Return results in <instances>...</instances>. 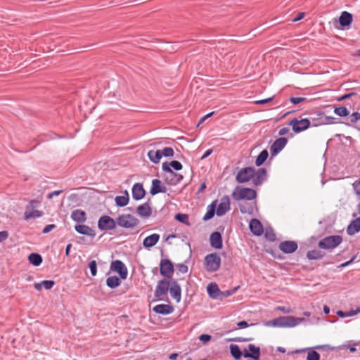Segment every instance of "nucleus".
<instances>
[{"label":"nucleus","mask_w":360,"mask_h":360,"mask_svg":"<svg viewBox=\"0 0 360 360\" xmlns=\"http://www.w3.org/2000/svg\"><path fill=\"white\" fill-rule=\"evenodd\" d=\"M162 170L165 172L168 173L172 177L171 179L168 181V183L171 185H176L181 181L183 179V176L179 174L175 173L171 167L174 168L176 171H179L182 169V165L180 162L177 160H173L169 163L165 162L162 165Z\"/></svg>","instance_id":"1"},{"label":"nucleus","mask_w":360,"mask_h":360,"mask_svg":"<svg viewBox=\"0 0 360 360\" xmlns=\"http://www.w3.org/2000/svg\"><path fill=\"white\" fill-rule=\"evenodd\" d=\"M304 321L303 318H296L294 316H280L273 320L267 321L266 326L287 328L295 327Z\"/></svg>","instance_id":"2"},{"label":"nucleus","mask_w":360,"mask_h":360,"mask_svg":"<svg viewBox=\"0 0 360 360\" xmlns=\"http://www.w3.org/2000/svg\"><path fill=\"white\" fill-rule=\"evenodd\" d=\"M221 259L217 252L207 255L204 259V266L207 272L218 271L221 266Z\"/></svg>","instance_id":"3"},{"label":"nucleus","mask_w":360,"mask_h":360,"mask_svg":"<svg viewBox=\"0 0 360 360\" xmlns=\"http://www.w3.org/2000/svg\"><path fill=\"white\" fill-rule=\"evenodd\" d=\"M232 198L235 200H252L257 197L256 191L250 188H239L237 186L232 193Z\"/></svg>","instance_id":"4"},{"label":"nucleus","mask_w":360,"mask_h":360,"mask_svg":"<svg viewBox=\"0 0 360 360\" xmlns=\"http://www.w3.org/2000/svg\"><path fill=\"white\" fill-rule=\"evenodd\" d=\"M342 242L341 236L335 235L323 238L319 242V247L325 250H333Z\"/></svg>","instance_id":"5"},{"label":"nucleus","mask_w":360,"mask_h":360,"mask_svg":"<svg viewBox=\"0 0 360 360\" xmlns=\"http://www.w3.org/2000/svg\"><path fill=\"white\" fill-rule=\"evenodd\" d=\"M139 223V219L129 214H122L117 218V225L124 229H134Z\"/></svg>","instance_id":"6"},{"label":"nucleus","mask_w":360,"mask_h":360,"mask_svg":"<svg viewBox=\"0 0 360 360\" xmlns=\"http://www.w3.org/2000/svg\"><path fill=\"white\" fill-rule=\"evenodd\" d=\"M171 279L163 278L158 281L154 295L157 300H164L169 290Z\"/></svg>","instance_id":"7"},{"label":"nucleus","mask_w":360,"mask_h":360,"mask_svg":"<svg viewBox=\"0 0 360 360\" xmlns=\"http://www.w3.org/2000/svg\"><path fill=\"white\" fill-rule=\"evenodd\" d=\"M117 219L114 220L108 215L101 217L98 221V227L101 231H110L116 228Z\"/></svg>","instance_id":"8"},{"label":"nucleus","mask_w":360,"mask_h":360,"mask_svg":"<svg viewBox=\"0 0 360 360\" xmlns=\"http://www.w3.org/2000/svg\"><path fill=\"white\" fill-rule=\"evenodd\" d=\"M160 272L165 278L172 280L174 274V266L172 262L167 259H162L160 264Z\"/></svg>","instance_id":"9"},{"label":"nucleus","mask_w":360,"mask_h":360,"mask_svg":"<svg viewBox=\"0 0 360 360\" xmlns=\"http://www.w3.org/2000/svg\"><path fill=\"white\" fill-rule=\"evenodd\" d=\"M255 174V168L246 167L240 169L238 172L236 179L238 183H246L252 179Z\"/></svg>","instance_id":"10"},{"label":"nucleus","mask_w":360,"mask_h":360,"mask_svg":"<svg viewBox=\"0 0 360 360\" xmlns=\"http://www.w3.org/2000/svg\"><path fill=\"white\" fill-rule=\"evenodd\" d=\"M310 120L307 118H304L302 120H297L296 118L292 119L289 125L292 127V131L295 133L302 132L310 126Z\"/></svg>","instance_id":"11"},{"label":"nucleus","mask_w":360,"mask_h":360,"mask_svg":"<svg viewBox=\"0 0 360 360\" xmlns=\"http://www.w3.org/2000/svg\"><path fill=\"white\" fill-rule=\"evenodd\" d=\"M110 269L118 273L122 279L124 280L127 278V268L121 260L112 262L110 264Z\"/></svg>","instance_id":"12"},{"label":"nucleus","mask_w":360,"mask_h":360,"mask_svg":"<svg viewBox=\"0 0 360 360\" xmlns=\"http://www.w3.org/2000/svg\"><path fill=\"white\" fill-rule=\"evenodd\" d=\"M169 285V291L171 297L174 298L176 302H179L181 299V289L179 284L176 280L172 279Z\"/></svg>","instance_id":"13"},{"label":"nucleus","mask_w":360,"mask_h":360,"mask_svg":"<svg viewBox=\"0 0 360 360\" xmlns=\"http://www.w3.org/2000/svg\"><path fill=\"white\" fill-rule=\"evenodd\" d=\"M230 210V199L227 195H224L220 200L216 210V214L219 217L224 215Z\"/></svg>","instance_id":"14"},{"label":"nucleus","mask_w":360,"mask_h":360,"mask_svg":"<svg viewBox=\"0 0 360 360\" xmlns=\"http://www.w3.org/2000/svg\"><path fill=\"white\" fill-rule=\"evenodd\" d=\"M356 213H353L352 217H356L352 220L347 228V233L349 236H353L360 231V217H356Z\"/></svg>","instance_id":"15"},{"label":"nucleus","mask_w":360,"mask_h":360,"mask_svg":"<svg viewBox=\"0 0 360 360\" xmlns=\"http://www.w3.org/2000/svg\"><path fill=\"white\" fill-rule=\"evenodd\" d=\"M279 249L285 254H291L297 249V244L293 240H285L280 243Z\"/></svg>","instance_id":"16"},{"label":"nucleus","mask_w":360,"mask_h":360,"mask_svg":"<svg viewBox=\"0 0 360 360\" xmlns=\"http://www.w3.org/2000/svg\"><path fill=\"white\" fill-rule=\"evenodd\" d=\"M266 179V170L264 168L255 169V174L252 176V183L255 186H260Z\"/></svg>","instance_id":"17"},{"label":"nucleus","mask_w":360,"mask_h":360,"mask_svg":"<svg viewBox=\"0 0 360 360\" xmlns=\"http://www.w3.org/2000/svg\"><path fill=\"white\" fill-rule=\"evenodd\" d=\"M288 140L286 138L281 137L277 139L271 145L270 150L272 155H276L281 151L286 146Z\"/></svg>","instance_id":"18"},{"label":"nucleus","mask_w":360,"mask_h":360,"mask_svg":"<svg viewBox=\"0 0 360 360\" xmlns=\"http://www.w3.org/2000/svg\"><path fill=\"white\" fill-rule=\"evenodd\" d=\"M132 198L135 200H140L143 199L146 195V191L143 188V184L141 183H136L134 184L131 189Z\"/></svg>","instance_id":"19"},{"label":"nucleus","mask_w":360,"mask_h":360,"mask_svg":"<svg viewBox=\"0 0 360 360\" xmlns=\"http://www.w3.org/2000/svg\"><path fill=\"white\" fill-rule=\"evenodd\" d=\"M75 229L78 233L90 236L91 238H94L96 235L95 230H94L87 225L77 224L75 225Z\"/></svg>","instance_id":"20"},{"label":"nucleus","mask_w":360,"mask_h":360,"mask_svg":"<svg viewBox=\"0 0 360 360\" xmlns=\"http://www.w3.org/2000/svg\"><path fill=\"white\" fill-rule=\"evenodd\" d=\"M250 231L257 236H259L263 233L264 229L261 222L257 219H252L249 224Z\"/></svg>","instance_id":"21"},{"label":"nucleus","mask_w":360,"mask_h":360,"mask_svg":"<svg viewBox=\"0 0 360 360\" xmlns=\"http://www.w3.org/2000/svg\"><path fill=\"white\" fill-rule=\"evenodd\" d=\"M166 191L167 188L165 186H162L160 180L158 179H153L150 190V193L152 195H155L159 193H165Z\"/></svg>","instance_id":"22"},{"label":"nucleus","mask_w":360,"mask_h":360,"mask_svg":"<svg viewBox=\"0 0 360 360\" xmlns=\"http://www.w3.org/2000/svg\"><path fill=\"white\" fill-rule=\"evenodd\" d=\"M210 245L215 249H221L223 246L221 235L219 232H213L210 237Z\"/></svg>","instance_id":"23"},{"label":"nucleus","mask_w":360,"mask_h":360,"mask_svg":"<svg viewBox=\"0 0 360 360\" xmlns=\"http://www.w3.org/2000/svg\"><path fill=\"white\" fill-rule=\"evenodd\" d=\"M248 349L251 352H245L243 353V356L245 358H250L255 360H259L260 357V349L259 347H256L252 344H250L248 345Z\"/></svg>","instance_id":"24"},{"label":"nucleus","mask_w":360,"mask_h":360,"mask_svg":"<svg viewBox=\"0 0 360 360\" xmlns=\"http://www.w3.org/2000/svg\"><path fill=\"white\" fill-rule=\"evenodd\" d=\"M153 311L159 314L168 315L174 311V307L170 304H160L153 307Z\"/></svg>","instance_id":"25"},{"label":"nucleus","mask_w":360,"mask_h":360,"mask_svg":"<svg viewBox=\"0 0 360 360\" xmlns=\"http://www.w3.org/2000/svg\"><path fill=\"white\" fill-rule=\"evenodd\" d=\"M136 212L141 217L143 218H148L152 214V210L148 202L139 205Z\"/></svg>","instance_id":"26"},{"label":"nucleus","mask_w":360,"mask_h":360,"mask_svg":"<svg viewBox=\"0 0 360 360\" xmlns=\"http://www.w3.org/2000/svg\"><path fill=\"white\" fill-rule=\"evenodd\" d=\"M160 240V235L158 233L151 234L144 238L143 245L145 248H150L158 243Z\"/></svg>","instance_id":"27"},{"label":"nucleus","mask_w":360,"mask_h":360,"mask_svg":"<svg viewBox=\"0 0 360 360\" xmlns=\"http://www.w3.org/2000/svg\"><path fill=\"white\" fill-rule=\"evenodd\" d=\"M71 219L76 222L84 223L86 220V212L79 209L75 210L71 214Z\"/></svg>","instance_id":"28"},{"label":"nucleus","mask_w":360,"mask_h":360,"mask_svg":"<svg viewBox=\"0 0 360 360\" xmlns=\"http://www.w3.org/2000/svg\"><path fill=\"white\" fill-rule=\"evenodd\" d=\"M352 20V15L350 13L347 11H343L341 13L339 18V22L341 26L347 27L351 25Z\"/></svg>","instance_id":"29"},{"label":"nucleus","mask_w":360,"mask_h":360,"mask_svg":"<svg viewBox=\"0 0 360 360\" xmlns=\"http://www.w3.org/2000/svg\"><path fill=\"white\" fill-rule=\"evenodd\" d=\"M209 296L212 299H219L220 290L216 283H210L207 287Z\"/></svg>","instance_id":"30"},{"label":"nucleus","mask_w":360,"mask_h":360,"mask_svg":"<svg viewBox=\"0 0 360 360\" xmlns=\"http://www.w3.org/2000/svg\"><path fill=\"white\" fill-rule=\"evenodd\" d=\"M239 209L242 214L252 215L255 211V205L250 202H242L239 205Z\"/></svg>","instance_id":"31"},{"label":"nucleus","mask_w":360,"mask_h":360,"mask_svg":"<svg viewBox=\"0 0 360 360\" xmlns=\"http://www.w3.org/2000/svg\"><path fill=\"white\" fill-rule=\"evenodd\" d=\"M129 200V193L127 191H124V195L116 196L115 198L116 205L121 207L126 206Z\"/></svg>","instance_id":"32"},{"label":"nucleus","mask_w":360,"mask_h":360,"mask_svg":"<svg viewBox=\"0 0 360 360\" xmlns=\"http://www.w3.org/2000/svg\"><path fill=\"white\" fill-rule=\"evenodd\" d=\"M307 350H308L307 360H320V354L310 348L298 349L295 352L300 353Z\"/></svg>","instance_id":"33"},{"label":"nucleus","mask_w":360,"mask_h":360,"mask_svg":"<svg viewBox=\"0 0 360 360\" xmlns=\"http://www.w3.org/2000/svg\"><path fill=\"white\" fill-rule=\"evenodd\" d=\"M148 157L149 160L155 163L158 164L160 162V159L162 158L160 150H150L148 152Z\"/></svg>","instance_id":"34"},{"label":"nucleus","mask_w":360,"mask_h":360,"mask_svg":"<svg viewBox=\"0 0 360 360\" xmlns=\"http://www.w3.org/2000/svg\"><path fill=\"white\" fill-rule=\"evenodd\" d=\"M43 215V212L39 210H26L24 213V218L25 220L30 219H35L41 217Z\"/></svg>","instance_id":"35"},{"label":"nucleus","mask_w":360,"mask_h":360,"mask_svg":"<svg viewBox=\"0 0 360 360\" xmlns=\"http://www.w3.org/2000/svg\"><path fill=\"white\" fill-rule=\"evenodd\" d=\"M120 278L116 276H111L107 278L106 285L111 289H114L120 285Z\"/></svg>","instance_id":"36"},{"label":"nucleus","mask_w":360,"mask_h":360,"mask_svg":"<svg viewBox=\"0 0 360 360\" xmlns=\"http://www.w3.org/2000/svg\"><path fill=\"white\" fill-rule=\"evenodd\" d=\"M269 156V153L266 150H263L257 157L255 165L259 167L264 164Z\"/></svg>","instance_id":"37"},{"label":"nucleus","mask_w":360,"mask_h":360,"mask_svg":"<svg viewBox=\"0 0 360 360\" xmlns=\"http://www.w3.org/2000/svg\"><path fill=\"white\" fill-rule=\"evenodd\" d=\"M28 259L30 262L34 266H39L42 262V257L38 253H31Z\"/></svg>","instance_id":"38"},{"label":"nucleus","mask_w":360,"mask_h":360,"mask_svg":"<svg viewBox=\"0 0 360 360\" xmlns=\"http://www.w3.org/2000/svg\"><path fill=\"white\" fill-rule=\"evenodd\" d=\"M229 347L231 354L235 359L238 360L240 359L242 355H243V354L242 353L239 347L237 345H231Z\"/></svg>","instance_id":"39"},{"label":"nucleus","mask_w":360,"mask_h":360,"mask_svg":"<svg viewBox=\"0 0 360 360\" xmlns=\"http://www.w3.org/2000/svg\"><path fill=\"white\" fill-rule=\"evenodd\" d=\"M324 254L319 250H314L308 251L307 257L310 260L319 259L323 257Z\"/></svg>","instance_id":"40"},{"label":"nucleus","mask_w":360,"mask_h":360,"mask_svg":"<svg viewBox=\"0 0 360 360\" xmlns=\"http://www.w3.org/2000/svg\"><path fill=\"white\" fill-rule=\"evenodd\" d=\"M209 208L203 217V220L207 221L212 219L214 215L215 210V202H213L210 205H209Z\"/></svg>","instance_id":"41"},{"label":"nucleus","mask_w":360,"mask_h":360,"mask_svg":"<svg viewBox=\"0 0 360 360\" xmlns=\"http://www.w3.org/2000/svg\"><path fill=\"white\" fill-rule=\"evenodd\" d=\"M175 219L179 221V222H181L187 226L190 225V223L188 221V216L186 214H181L179 213L176 214L174 217Z\"/></svg>","instance_id":"42"},{"label":"nucleus","mask_w":360,"mask_h":360,"mask_svg":"<svg viewBox=\"0 0 360 360\" xmlns=\"http://www.w3.org/2000/svg\"><path fill=\"white\" fill-rule=\"evenodd\" d=\"M238 287L234 288L233 289L225 290V291H221L219 292V296L218 300H222L224 298L228 297L233 294H234L236 290H238Z\"/></svg>","instance_id":"43"},{"label":"nucleus","mask_w":360,"mask_h":360,"mask_svg":"<svg viewBox=\"0 0 360 360\" xmlns=\"http://www.w3.org/2000/svg\"><path fill=\"white\" fill-rule=\"evenodd\" d=\"M335 114L340 117H346L349 115V111L345 107H338L334 110Z\"/></svg>","instance_id":"44"},{"label":"nucleus","mask_w":360,"mask_h":360,"mask_svg":"<svg viewBox=\"0 0 360 360\" xmlns=\"http://www.w3.org/2000/svg\"><path fill=\"white\" fill-rule=\"evenodd\" d=\"M335 118L331 116H325L323 120H321L318 123H314L312 126L316 127L321 124H333L334 123Z\"/></svg>","instance_id":"45"},{"label":"nucleus","mask_w":360,"mask_h":360,"mask_svg":"<svg viewBox=\"0 0 360 360\" xmlns=\"http://www.w3.org/2000/svg\"><path fill=\"white\" fill-rule=\"evenodd\" d=\"M162 157L171 158L174 155V152L172 148L165 147L163 150H160Z\"/></svg>","instance_id":"46"},{"label":"nucleus","mask_w":360,"mask_h":360,"mask_svg":"<svg viewBox=\"0 0 360 360\" xmlns=\"http://www.w3.org/2000/svg\"><path fill=\"white\" fill-rule=\"evenodd\" d=\"M41 202V200L40 199H34L32 200L29 202V205L27 207V210L34 209L35 207H37Z\"/></svg>","instance_id":"47"},{"label":"nucleus","mask_w":360,"mask_h":360,"mask_svg":"<svg viewBox=\"0 0 360 360\" xmlns=\"http://www.w3.org/2000/svg\"><path fill=\"white\" fill-rule=\"evenodd\" d=\"M89 267L90 269L91 275L95 276L97 274L96 262L95 260L91 261L89 264Z\"/></svg>","instance_id":"48"},{"label":"nucleus","mask_w":360,"mask_h":360,"mask_svg":"<svg viewBox=\"0 0 360 360\" xmlns=\"http://www.w3.org/2000/svg\"><path fill=\"white\" fill-rule=\"evenodd\" d=\"M41 283L43 284L44 288L46 290L51 289L55 284L54 281L51 280L42 281Z\"/></svg>","instance_id":"49"},{"label":"nucleus","mask_w":360,"mask_h":360,"mask_svg":"<svg viewBox=\"0 0 360 360\" xmlns=\"http://www.w3.org/2000/svg\"><path fill=\"white\" fill-rule=\"evenodd\" d=\"M306 99L304 97H291L290 101L292 103L296 105L304 101Z\"/></svg>","instance_id":"50"},{"label":"nucleus","mask_w":360,"mask_h":360,"mask_svg":"<svg viewBox=\"0 0 360 360\" xmlns=\"http://www.w3.org/2000/svg\"><path fill=\"white\" fill-rule=\"evenodd\" d=\"M353 188H354V191L355 193L357 195H360V179L356 180L353 184Z\"/></svg>","instance_id":"51"},{"label":"nucleus","mask_w":360,"mask_h":360,"mask_svg":"<svg viewBox=\"0 0 360 360\" xmlns=\"http://www.w3.org/2000/svg\"><path fill=\"white\" fill-rule=\"evenodd\" d=\"M360 120V113L358 112H353L351 115V122L356 123Z\"/></svg>","instance_id":"52"},{"label":"nucleus","mask_w":360,"mask_h":360,"mask_svg":"<svg viewBox=\"0 0 360 360\" xmlns=\"http://www.w3.org/2000/svg\"><path fill=\"white\" fill-rule=\"evenodd\" d=\"M177 268L179 271L182 274H186L188 272V266L184 264H179L177 265Z\"/></svg>","instance_id":"53"},{"label":"nucleus","mask_w":360,"mask_h":360,"mask_svg":"<svg viewBox=\"0 0 360 360\" xmlns=\"http://www.w3.org/2000/svg\"><path fill=\"white\" fill-rule=\"evenodd\" d=\"M199 340L202 342L206 343L211 340V335L207 334H202L199 337Z\"/></svg>","instance_id":"54"},{"label":"nucleus","mask_w":360,"mask_h":360,"mask_svg":"<svg viewBox=\"0 0 360 360\" xmlns=\"http://www.w3.org/2000/svg\"><path fill=\"white\" fill-rule=\"evenodd\" d=\"M56 228V225L55 224H49V225H46L43 231H42V233H49L51 231H52L53 229Z\"/></svg>","instance_id":"55"},{"label":"nucleus","mask_w":360,"mask_h":360,"mask_svg":"<svg viewBox=\"0 0 360 360\" xmlns=\"http://www.w3.org/2000/svg\"><path fill=\"white\" fill-rule=\"evenodd\" d=\"M63 192L62 190H58V191H54L51 193H49L47 195V198L48 199H51L52 198H53L54 196H57L58 195H60L61 193Z\"/></svg>","instance_id":"56"},{"label":"nucleus","mask_w":360,"mask_h":360,"mask_svg":"<svg viewBox=\"0 0 360 360\" xmlns=\"http://www.w3.org/2000/svg\"><path fill=\"white\" fill-rule=\"evenodd\" d=\"M355 94H356L354 92L347 94H345V95L338 98L337 100L338 101H344L345 99H347V98H350L351 96H352L353 95H355Z\"/></svg>","instance_id":"57"},{"label":"nucleus","mask_w":360,"mask_h":360,"mask_svg":"<svg viewBox=\"0 0 360 360\" xmlns=\"http://www.w3.org/2000/svg\"><path fill=\"white\" fill-rule=\"evenodd\" d=\"M355 258H356V257H353L349 261L340 264L338 267V268H344V267L349 266L354 261Z\"/></svg>","instance_id":"58"},{"label":"nucleus","mask_w":360,"mask_h":360,"mask_svg":"<svg viewBox=\"0 0 360 360\" xmlns=\"http://www.w3.org/2000/svg\"><path fill=\"white\" fill-rule=\"evenodd\" d=\"M8 236L7 231H1L0 232V243L5 240Z\"/></svg>","instance_id":"59"},{"label":"nucleus","mask_w":360,"mask_h":360,"mask_svg":"<svg viewBox=\"0 0 360 360\" xmlns=\"http://www.w3.org/2000/svg\"><path fill=\"white\" fill-rule=\"evenodd\" d=\"M237 326L240 328H245L249 326V324L248 323L247 321H240L237 323Z\"/></svg>","instance_id":"60"},{"label":"nucleus","mask_w":360,"mask_h":360,"mask_svg":"<svg viewBox=\"0 0 360 360\" xmlns=\"http://www.w3.org/2000/svg\"><path fill=\"white\" fill-rule=\"evenodd\" d=\"M304 15H305L304 13H299L297 15V16L292 20V21L297 22V21L300 20L301 19H302L304 18Z\"/></svg>","instance_id":"61"},{"label":"nucleus","mask_w":360,"mask_h":360,"mask_svg":"<svg viewBox=\"0 0 360 360\" xmlns=\"http://www.w3.org/2000/svg\"><path fill=\"white\" fill-rule=\"evenodd\" d=\"M289 129L287 127H283V128H281L279 131H278V134L280 136H283V135H285L288 132Z\"/></svg>","instance_id":"62"},{"label":"nucleus","mask_w":360,"mask_h":360,"mask_svg":"<svg viewBox=\"0 0 360 360\" xmlns=\"http://www.w3.org/2000/svg\"><path fill=\"white\" fill-rule=\"evenodd\" d=\"M360 311V309H357L356 310H350L347 312V316H352L357 314Z\"/></svg>","instance_id":"63"},{"label":"nucleus","mask_w":360,"mask_h":360,"mask_svg":"<svg viewBox=\"0 0 360 360\" xmlns=\"http://www.w3.org/2000/svg\"><path fill=\"white\" fill-rule=\"evenodd\" d=\"M212 149H208L207 150L205 153L203 154V155L202 156V159H205L206 158H207L208 156H210L212 153Z\"/></svg>","instance_id":"64"}]
</instances>
